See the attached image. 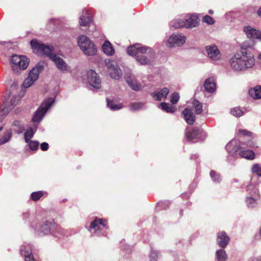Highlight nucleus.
Here are the masks:
<instances>
[{
    "label": "nucleus",
    "instance_id": "f03ea898",
    "mask_svg": "<svg viewBox=\"0 0 261 261\" xmlns=\"http://www.w3.org/2000/svg\"><path fill=\"white\" fill-rule=\"evenodd\" d=\"M36 234L39 237L51 235L60 238L65 235L63 229L56 223L52 219H41L35 225L32 224Z\"/></svg>",
    "mask_w": 261,
    "mask_h": 261
},
{
    "label": "nucleus",
    "instance_id": "72a5a7b5",
    "mask_svg": "<svg viewBox=\"0 0 261 261\" xmlns=\"http://www.w3.org/2000/svg\"><path fill=\"white\" fill-rule=\"evenodd\" d=\"M36 129L37 128L33 129L32 127H30L25 130L24 134V140L25 142L29 143L31 139L33 137Z\"/></svg>",
    "mask_w": 261,
    "mask_h": 261
},
{
    "label": "nucleus",
    "instance_id": "864d4df0",
    "mask_svg": "<svg viewBox=\"0 0 261 261\" xmlns=\"http://www.w3.org/2000/svg\"><path fill=\"white\" fill-rule=\"evenodd\" d=\"M252 133L251 132L248 131L246 129H240L239 130V135L243 136H249L250 137L252 135Z\"/></svg>",
    "mask_w": 261,
    "mask_h": 261
},
{
    "label": "nucleus",
    "instance_id": "8fccbe9b",
    "mask_svg": "<svg viewBox=\"0 0 261 261\" xmlns=\"http://www.w3.org/2000/svg\"><path fill=\"white\" fill-rule=\"evenodd\" d=\"M179 99V95L177 92H174L171 94L170 97V101L172 104L175 105L177 103Z\"/></svg>",
    "mask_w": 261,
    "mask_h": 261
},
{
    "label": "nucleus",
    "instance_id": "de8ad7c7",
    "mask_svg": "<svg viewBox=\"0 0 261 261\" xmlns=\"http://www.w3.org/2000/svg\"><path fill=\"white\" fill-rule=\"evenodd\" d=\"M246 202L248 207L252 208L255 207L256 205V202L255 199L250 197H247Z\"/></svg>",
    "mask_w": 261,
    "mask_h": 261
},
{
    "label": "nucleus",
    "instance_id": "ddd939ff",
    "mask_svg": "<svg viewBox=\"0 0 261 261\" xmlns=\"http://www.w3.org/2000/svg\"><path fill=\"white\" fill-rule=\"evenodd\" d=\"M205 51L207 56L213 60L217 61L221 58L220 52L215 45L206 46Z\"/></svg>",
    "mask_w": 261,
    "mask_h": 261
},
{
    "label": "nucleus",
    "instance_id": "4be33fe9",
    "mask_svg": "<svg viewBox=\"0 0 261 261\" xmlns=\"http://www.w3.org/2000/svg\"><path fill=\"white\" fill-rule=\"evenodd\" d=\"M169 90L168 88L164 87L162 89H160L154 91L151 94V96L158 101H161L162 98H166Z\"/></svg>",
    "mask_w": 261,
    "mask_h": 261
},
{
    "label": "nucleus",
    "instance_id": "bb28decb",
    "mask_svg": "<svg viewBox=\"0 0 261 261\" xmlns=\"http://www.w3.org/2000/svg\"><path fill=\"white\" fill-rule=\"evenodd\" d=\"M238 155L242 158H246L249 160H253L255 158V154L251 150H242L240 149L238 153Z\"/></svg>",
    "mask_w": 261,
    "mask_h": 261
},
{
    "label": "nucleus",
    "instance_id": "7c9ffc66",
    "mask_svg": "<svg viewBox=\"0 0 261 261\" xmlns=\"http://www.w3.org/2000/svg\"><path fill=\"white\" fill-rule=\"evenodd\" d=\"M54 50V48L53 46L44 44V46H43V49L41 50V53L48 57L51 60L52 57L57 55L53 53Z\"/></svg>",
    "mask_w": 261,
    "mask_h": 261
},
{
    "label": "nucleus",
    "instance_id": "f257e3e1",
    "mask_svg": "<svg viewBox=\"0 0 261 261\" xmlns=\"http://www.w3.org/2000/svg\"><path fill=\"white\" fill-rule=\"evenodd\" d=\"M251 45L244 42L241 50L235 53L229 60L231 68L236 71H244L252 68L255 64L254 56L251 51Z\"/></svg>",
    "mask_w": 261,
    "mask_h": 261
},
{
    "label": "nucleus",
    "instance_id": "f704fd0d",
    "mask_svg": "<svg viewBox=\"0 0 261 261\" xmlns=\"http://www.w3.org/2000/svg\"><path fill=\"white\" fill-rule=\"evenodd\" d=\"M160 106L162 109L167 113H173L176 110V109L172 105L166 102H162Z\"/></svg>",
    "mask_w": 261,
    "mask_h": 261
},
{
    "label": "nucleus",
    "instance_id": "473e14b6",
    "mask_svg": "<svg viewBox=\"0 0 261 261\" xmlns=\"http://www.w3.org/2000/svg\"><path fill=\"white\" fill-rule=\"evenodd\" d=\"M107 107L112 111H117L120 110L123 108L122 103H116L113 100L107 98Z\"/></svg>",
    "mask_w": 261,
    "mask_h": 261
},
{
    "label": "nucleus",
    "instance_id": "c9c22d12",
    "mask_svg": "<svg viewBox=\"0 0 261 261\" xmlns=\"http://www.w3.org/2000/svg\"><path fill=\"white\" fill-rule=\"evenodd\" d=\"M13 126L14 127V130L17 134L22 133L24 130V126L19 120H15L13 122Z\"/></svg>",
    "mask_w": 261,
    "mask_h": 261
},
{
    "label": "nucleus",
    "instance_id": "393cba45",
    "mask_svg": "<svg viewBox=\"0 0 261 261\" xmlns=\"http://www.w3.org/2000/svg\"><path fill=\"white\" fill-rule=\"evenodd\" d=\"M185 23L186 28L195 27L198 23V18L196 16L191 15L188 18H185Z\"/></svg>",
    "mask_w": 261,
    "mask_h": 261
},
{
    "label": "nucleus",
    "instance_id": "aec40b11",
    "mask_svg": "<svg viewBox=\"0 0 261 261\" xmlns=\"http://www.w3.org/2000/svg\"><path fill=\"white\" fill-rule=\"evenodd\" d=\"M44 67V62H39L30 71L29 76L36 81L38 79L39 74L43 70Z\"/></svg>",
    "mask_w": 261,
    "mask_h": 261
},
{
    "label": "nucleus",
    "instance_id": "5701e85b",
    "mask_svg": "<svg viewBox=\"0 0 261 261\" xmlns=\"http://www.w3.org/2000/svg\"><path fill=\"white\" fill-rule=\"evenodd\" d=\"M92 21V16L87 10H83L80 17V23L81 26H88Z\"/></svg>",
    "mask_w": 261,
    "mask_h": 261
},
{
    "label": "nucleus",
    "instance_id": "58836bf2",
    "mask_svg": "<svg viewBox=\"0 0 261 261\" xmlns=\"http://www.w3.org/2000/svg\"><path fill=\"white\" fill-rule=\"evenodd\" d=\"M216 255L218 261H226L227 254L223 249H219L216 251Z\"/></svg>",
    "mask_w": 261,
    "mask_h": 261
},
{
    "label": "nucleus",
    "instance_id": "6e6552de",
    "mask_svg": "<svg viewBox=\"0 0 261 261\" xmlns=\"http://www.w3.org/2000/svg\"><path fill=\"white\" fill-rule=\"evenodd\" d=\"M87 80L90 87L89 89L97 90L101 88V81L98 74L93 69H90L87 72Z\"/></svg>",
    "mask_w": 261,
    "mask_h": 261
},
{
    "label": "nucleus",
    "instance_id": "603ef678",
    "mask_svg": "<svg viewBox=\"0 0 261 261\" xmlns=\"http://www.w3.org/2000/svg\"><path fill=\"white\" fill-rule=\"evenodd\" d=\"M202 21L208 24H213L215 23V20L209 15H205L202 18Z\"/></svg>",
    "mask_w": 261,
    "mask_h": 261
},
{
    "label": "nucleus",
    "instance_id": "9b49d317",
    "mask_svg": "<svg viewBox=\"0 0 261 261\" xmlns=\"http://www.w3.org/2000/svg\"><path fill=\"white\" fill-rule=\"evenodd\" d=\"M225 148L229 155L237 156L242 147L237 140H231L227 144Z\"/></svg>",
    "mask_w": 261,
    "mask_h": 261
},
{
    "label": "nucleus",
    "instance_id": "423d86ee",
    "mask_svg": "<svg viewBox=\"0 0 261 261\" xmlns=\"http://www.w3.org/2000/svg\"><path fill=\"white\" fill-rule=\"evenodd\" d=\"M185 136L187 141L193 143L204 140L206 137L205 133L200 128L193 127L191 130L185 131Z\"/></svg>",
    "mask_w": 261,
    "mask_h": 261
},
{
    "label": "nucleus",
    "instance_id": "6ab92c4d",
    "mask_svg": "<svg viewBox=\"0 0 261 261\" xmlns=\"http://www.w3.org/2000/svg\"><path fill=\"white\" fill-rule=\"evenodd\" d=\"M230 238L226 233L224 231H221L217 234V244L222 248H225L228 245Z\"/></svg>",
    "mask_w": 261,
    "mask_h": 261
},
{
    "label": "nucleus",
    "instance_id": "0e129e2a",
    "mask_svg": "<svg viewBox=\"0 0 261 261\" xmlns=\"http://www.w3.org/2000/svg\"><path fill=\"white\" fill-rule=\"evenodd\" d=\"M258 59L261 60V53L258 55Z\"/></svg>",
    "mask_w": 261,
    "mask_h": 261
},
{
    "label": "nucleus",
    "instance_id": "a878e982",
    "mask_svg": "<svg viewBox=\"0 0 261 261\" xmlns=\"http://www.w3.org/2000/svg\"><path fill=\"white\" fill-rule=\"evenodd\" d=\"M102 50L103 53L108 56H112L114 54V49L111 43L108 40L103 43L102 46Z\"/></svg>",
    "mask_w": 261,
    "mask_h": 261
},
{
    "label": "nucleus",
    "instance_id": "a18cd8bd",
    "mask_svg": "<svg viewBox=\"0 0 261 261\" xmlns=\"http://www.w3.org/2000/svg\"><path fill=\"white\" fill-rule=\"evenodd\" d=\"M159 252L157 250H153L151 248V252L149 255L150 261H158L159 257Z\"/></svg>",
    "mask_w": 261,
    "mask_h": 261
},
{
    "label": "nucleus",
    "instance_id": "cd10ccee",
    "mask_svg": "<svg viewBox=\"0 0 261 261\" xmlns=\"http://www.w3.org/2000/svg\"><path fill=\"white\" fill-rule=\"evenodd\" d=\"M136 58V60L139 62V63L142 65H149L151 63L150 58L146 57L144 55H134Z\"/></svg>",
    "mask_w": 261,
    "mask_h": 261
},
{
    "label": "nucleus",
    "instance_id": "bf43d9fd",
    "mask_svg": "<svg viewBox=\"0 0 261 261\" xmlns=\"http://www.w3.org/2000/svg\"><path fill=\"white\" fill-rule=\"evenodd\" d=\"M29 216V214L28 213H24L23 214V218L24 219H27Z\"/></svg>",
    "mask_w": 261,
    "mask_h": 261
},
{
    "label": "nucleus",
    "instance_id": "2eb2a0df",
    "mask_svg": "<svg viewBox=\"0 0 261 261\" xmlns=\"http://www.w3.org/2000/svg\"><path fill=\"white\" fill-rule=\"evenodd\" d=\"M243 31L248 38L251 39H258L261 41V31L254 29L249 25L244 27Z\"/></svg>",
    "mask_w": 261,
    "mask_h": 261
},
{
    "label": "nucleus",
    "instance_id": "c756f323",
    "mask_svg": "<svg viewBox=\"0 0 261 261\" xmlns=\"http://www.w3.org/2000/svg\"><path fill=\"white\" fill-rule=\"evenodd\" d=\"M30 44L33 50L37 52H41L43 46H44V44L40 43L38 40L35 39H33L30 41Z\"/></svg>",
    "mask_w": 261,
    "mask_h": 261
},
{
    "label": "nucleus",
    "instance_id": "ea45409f",
    "mask_svg": "<svg viewBox=\"0 0 261 261\" xmlns=\"http://www.w3.org/2000/svg\"><path fill=\"white\" fill-rule=\"evenodd\" d=\"M145 103L144 102H132L130 103V110L132 111H138L144 108Z\"/></svg>",
    "mask_w": 261,
    "mask_h": 261
},
{
    "label": "nucleus",
    "instance_id": "5fc2aeb1",
    "mask_svg": "<svg viewBox=\"0 0 261 261\" xmlns=\"http://www.w3.org/2000/svg\"><path fill=\"white\" fill-rule=\"evenodd\" d=\"M49 147V145L46 142H43L40 144L41 149L43 151H46L48 150Z\"/></svg>",
    "mask_w": 261,
    "mask_h": 261
},
{
    "label": "nucleus",
    "instance_id": "20e7f679",
    "mask_svg": "<svg viewBox=\"0 0 261 261\" xmlns=\"http://www.w3.org/2000/svg\"><path fill=\"white\" fill-rule=\"evenodd\" d=\"M77 43L83 52L86 55L92 56L96 55L97 48L94 43L87 36L81 35L78 37Z\"/></svg>",
    "mask_w": 261,
    "mask_h": 261
},
{
    "label": "nucleus",
    "instance_id": "49530a36",
    "mask_svg": "<svg viewBox=\"0 0 261 261\" xmlns=\"http://www.w3.org/2000/svg\"><path fill=\"white\" fill-rule=\"evenodd\" d=\"M35 81L34 80L33 78L28 76V77L23 82L22 86L25 88H28L31 86Z\"/></svg>",
    "mask_w": 261,
    "mask_h": 261
},
{
    "label": "nucleus",
    "instance_id": "37998d69",
    "mask_svg": "<svg viewBox=\"0 0 261 261\" xmlns=\"http://www.w3.org/2000/svg\"><path fill=\"white\" fill-rule=\"evenodd\" d=\"M11 137L10 130H7L5 135L0 139V144H4L9 141Z\"/></svg>",
    "mask_w": 261,
    "mask_h": 261
},
{
    "label": "nucleus",
    "instance_id": "7ed1b4c3",
    "mask_svg": "<svg viewBox=\"0 0 261 261\" xmlns=\"http://www.w3.org/2000/svg\"><path fill=\"white\" fill-rule=\"evenodd\" d=\"M10 62L14 73L18 74L20 70L25 69L30 63L29 58L25 56L13 54L11 57Z\"/></svg>",
    "mask_w": 261,
    "mask_h": 261
},
{
    "label": "nucleus",
    "instance_id": "f8f14e48",
    "mask_svg": "<svg viewBox=\"0 0 261 261\" xmlns=\"http://www.w3.org/2000/svg\"><path fill=\"white\" fill-rule=\"evenodd\" d=\"M20 101V97L19 96L15 95L12 98L10 102L5 101L4 102V108L2 109L3 115L6 116Z\"/></svg>",
    "mask_w": 261,
    "mask_h": 261
},
{
    "label": "nucleus",
    "instance_id": "79ce46f5",
    "mask_svg": "<svg viewBox=\"0 0 261 261\" xmlns=\"http://www.w3.org/2000/svg\"><path fill=\"white\" fill-rule=\"evenodd\" d=\"M230 113L235 117H240L243 115L244 112L240 107H235L231 109Z\"/></svg>",
    "mask_w": 261,
    "mask_h": 261
},
{
    "label": "nucleus",
    "instance_id": "4d7b16f0",
    "mask_svg": "<svg viewBox=\"0 0 261 261\" xmlns=\"http://www.w3.org/2000/svg\"><path fill=\"white\" fill-rule=\"evenodd\" d=\"M248 261H261V259L258 257H251Z\"/></svg>",
    "mask_w": 261,
    "mask_h": 261
},
{
    "label": "nucleus",
    "instance_id": "e2e57ef3",
    "mask_svg": "<svg viewBox=\"0 0 261 261\" xmlns=\"http://www.w3.org/2000/svg\"><path fill=\"white\" fill-rule=\"evenodd\" d=\"M208 13H209L210 14H213V10H210L208 11Z\"/></svg>",
    "mask_w": 261,
    "mask_h": 261
},
{
    "label": "nucleus",
    "instance_id": "338daca9",
    "mask_svg": "<svg viewBox=\"0 0 261 261\" xmlns=\"http://www.w3.org/2000/svg\"><path fill=\"white\" fill-rule=\"evenodd\" d=\"M186 194H181V196H182V197H184L185 196H186Z\"/></svg>",
    "mask_w": 261,
    "mask_h": 261
},
{
    "label": "nucleus",
    "instance_id": "a19ab883",
    "mask_svg": "<svg viewBox=\"0 0 261 261\" xmlns=\"http://www.w3.org/2000/svg\"><path fill=\"white\" fill-rule=\"evenodd\" d=\"M170 203L169 201H160L156 204V211H160L165 210L168 208Z\"/></svg>",
    "mask_w": 261,
    "mask_h": 261
},
{
    "label": "nucleus",
    "instance_id": "2f4dec72",
    "mask_svg": "<svg viewBox=\"0 0 261 261\" xmlns=\"http://www.w3.org/2000/svg\"><path fill=\"white\" fill-rule=\"evenodd\" d=\"M170 25L174 29L186 28L185 19H175L171 22Z\"/></svg>",
    "mask_w": 261,
    "mask_h": 261
},
{
    "label": "nucleus",
    "instance_id": "4c0bfd02",
    "mask_svg": "<svg viewBox=\"0 0 261 261\" xmlns=\"http://www.w3.org/2000/svg\"><path fill=\"white\" fill-rule=\"evenodd\" d=\"M192 104L195 109V113L198 115L201 114L203 111L202 103L195 99L193 100Z\"/></svg>",
    "mask_w": 261,
    "mask_h": 261
},
{
    "label": "nucleus",
    "instance_id": "dca6fc26",
    "mask_svg": "<svg viewBox=\"0 0 261 261\" xmlns=\"http://www.w3.org/2000/svg\"><path fill=\"white\" fill-rule=\"evenodd\" d=\"M20 253L25 258V261H35L32 254V247L31 244L23 245L20 249Z\"/></svg>",
    "mask_w": 261,
    "mask_h": 261
},
{
    "label": "nucleus",
    "instance_id": "09e8293b",
    "mask_svg": "<svg viewBox=\"0 0 261 261\" xmlns=\"http://www.w3.org/2000/svg\"><path fill=\"white\" fill-rule=\"evenodd\" d=\"M28 143L29 147L32 150H36L38 148L39 142L38 141L30 140Z\"/></svg>",
    "mask_w": 261,
    "mask_h": 261
},
{
    "label": "nucleus",
    "instance_id": "f3484780",
    "mask_svg": "<svg viewBox=\"0 0 261 261\" xmlns=\"http://www.w3.org/2000/svg\"><path fill=\"white\" fill-rule=\"evenodd\" d=\"M125 80L129 87L135 91H139L141 88V86L140 83L137 82L134 77H132L130 73H127L125 74Z\"/></svg>",
    "mask_w": 261,
    "mask_h": 261
},
{
    "label": "nucleus",
    "instance_id": "c85d7f7f",
    "mask_svg": "<svg viewBox=\"0 0 261 261\" xmlns=\"http://www.w3.org/2000/svg\"><path fill=\"white\" fill-rule=\"evenodd\" d=\"M249 95L254 99L261 98V86H256L253 89L249 91Z\"/></svg>",
    "mask_w": 261,
    "mask_h": 261
},
{
    "label": "nucleus",
    "instance_id": "9d476101",
    "mask_svg": "<svg viewBox=\"0 0 261 261\" xmlns=\"http://www.w3.org/2000/svg\"><path fill=\"white\" fill-rule=\"evenodd\" d=\"M148 50V53H150L151 52V48L146 46H141L139 44L130 46L127 48V54L132 56L136 55H143L144 54L146 53Z\"/></svg>",
    "mask_w": 261,
    "mask_h": 261
},
{
    "label": "nucleus",
    "instance_id": "69168bd1",
    "mask_svg": "<svg viewBox=\"0 0 261 261\" xmlns=\"http://www.w3.org/2000/svg\"><path fill=\"white\" fill-rule=\"evenodd\" d=\"M233 181H234V182H238V180L237 179H233Z\"/></svg>",
    "mask_w": 261,
    "mask_h": 261
},
{
    "label": "nucleus",
    "instance_id": "6e6d98bb",
    "mask_svg": "<svg viewBox=\"0 0 261 261\" xmlns=\"http://www.w3.org/2000/svg\"><path fill=\"white\" fill-rule=\"evenodd\" d=\"M122 249L123 250H125L128 253L131 252V248L129 246L127 245H125L123 247H122Z\"/></svg>",
    "mask_w": 261,
    "mask_h": 261
},
{
    "label": "nucleus",
    "instance_id": "39448f33",
    "mask_svg": "<svg viewBox=\"0 0 261 261\" xmlns=\"http://www.w3.org/2000/svg\"><path fill=\"white\" fill-rule=\"evenodd\" d=\"M54 102L55 98L53 97H49L45 99L36 111L32 118V121L34 122H40Z\"/></svg>",
    "mask_w": 261,
    "mask_h": 261
},
{
    "label": "nucleus",
    "instance_id": "412c9836",
    "mask_svg": "<svg viewBox=\"0 0 261 261\" xmlns=\"http://www.w3.org/2000/svg\"><path fill=\"white\" fill-rule=\"evenodd\" d=\"M182 115L188 124L193 125L195 122L196 117L191 109L185 108L182 112Z\"/></svg>",
    "mask_w": 261,
    "mask_h": 261
},
{
    "label": "nucleus",
    "instance_id": "1a4fd4ad",
    "mask_svg": "<svg viewBox=\"0 0 261 261\" xmlns=\"http://www.w3.org/2000/svg\"><path fill=\"white\" fill-rule=\"evenodd\" d=\"M186 38L180 34H172L167 41V45L169 47L175 46H181L185 42Z\"/></svg>",
    "mask_w": 261,
    "mask_h": 261
},
{
    "label": "nucleus",
    "instance_id": "13d9d810",
    "mask_svg": "<svg viewBox=\"0 0 261 261\" xmlns=\"http://www.w3.org/2000/svg\"><path fill=\"white\" fill-rule=\"evenodd\" d=\"M257 15L261 18V7L258 9L256 12Z\"/></svg>",
    "mask_w": 261,
    "mask_h": 261
},
{
    "label": "nucleus",
    "instance_id": "a211bd4d",
    "mask_svg": "<svg viewBox=\"0 0 261 261\" xmlns=\"http://www.w3.org/2000/svg\"><path fill=\"white\" fill-rule=\"evenodd\" d=\"M54 62L57 68L61 71L64 72L67 70L68 65L65 61L57 55H55L51 60Z\"/></svg>",
    "mask_w": 261,
    "mask_h": 261
},
{
    "label": "nucleus",
    "instance_id": "774afa93",
    "mask_svg": "<svg viewBox=\"0 0 261 261\" xmlns=\"http://www.w3.org/2000/svg\"><path fill=\"white\" fill-rule=\"evenodd\" d=\"M259 234L261 236V227H260V228L259 229Z\"/></svg>",
    "mask_w": 261,
    "mask_h": 261
},
{
    "label": "nucleus",
    "instance_id": "4468645a",
    "mask_svg": "<svg viewBox=\"0 0 261 261\" xmlns=\"http://www.w3.org/2000/svg\"><path fill=\"white\" fill-rule=\"evenodd\" d=\"M107 221L103 219H99L96 217L90 223L89 230L94 229L95 232L99 234V231L100 230L99 225L102 226L106 229H108L107 225Z\"/></svg>",
    "mask_w": 261,
    "mask_h": 261
},
{
    "label": "nucleus",
    "instance_id": "e433bc0d",
    "mask_svg": "<svg viewBox=\"0 0 261 261\" xmlns=\"http://www.w3.org/2000/svg\"><path fill=\"white\" fill-rule=\"evenodd\" d=\"M212 180L216 183L218 184L222 180V177L220 174L214 170H211L210 173Z\"/></svg>",
    "mask_w": 261,
    "mask_h": 261
},
{
    "label": "nucleus",
    "instance_id": "680f3d73",
    "mask_svg": "<svg viewBox=\"0 0 261 261\" xmlns=\"http://www.w3.org/2000/svg\"><path fill=\"white\" fill-rule=\"evenodd\" d=\"M179 214H180V216H182V215H183V210H182V209H181V210H180Z\"/></svg>",
    "mask_w": 261,
    "mask_h": 261
},
{
    "label": "nucleus",
    "instance_id": "3c124183",
    "mask_svg": "<svg viewBox=\"0 0 261 261\" xmlns=\"http://www.w3.org/2000/svg\"><path fill=\"white\" fill-rule=\"evenodd\" d=\"M253 173H256L258 176H261V167L257 164L254 165L252 167Z\"/></svg>",
    "mask_w": 261,
    "mask_h": 261
},
{
    "label": "nucleus",
    "instance_id": "052dcab7",
    "mask_svg": "<svg viewBox=\"0 0 261 261\" xmlns=\"http://www.w3.org/2000/svg\"><path fill=\"white\" fill-rule=\"evenodd\" d=\"M198 158V156L196 154H193L191 156L190 159L191 160H196Z\"/></svg>",
    "mask_w": 261,
    "mask_h": 261
},
{
    "label": "nucleus",
    "instance_id": "0eeeda50",
    "mask_svg": "<svg viewBox=\"0 0 261 261\" xmlns=\"http://www.w3.org/2000/svg\"><path fill=\"white\" fill-rule=\"evenodd\" d=\"M105 63L111 78L118 80L121 77L122 71L115 61L106 59Z\"/></svg>",
    "mask_w": 261,
    "mask_h": 261
},
{
    "label": "nucleus",
    "instance_id": "b1692460",
    "mask_svg": "<svg viewBox=\"0 0 261 261\" xmlns=\"http://www.w3.org/2000/svg\"><path fill=\"white\" fill-rule=\"evenodd\" d=\"M204 88L206 91L213 93L216 90V86L214 80L212 77L206 79L204 83Z\"/></svg>",
    "mask_w": 261,
    "mask_h": 261
},
{
    "label": "nucleus",
    "instance_id": "c03bdc74",
    "mask_svg": "<svg viewBox=\"0 0 261 261\" xmlns=\"http://www.w3.org/2000/svg\"><path fill=\"white\" fill-rule=\"evenodd\" d=\"M43 195V192L39 191L37 192H34L31 194V198L32 200L36 201L40 199V198Z\"/></svg>",
    "mask_w": 261,
    "mask_h": 261
}]
</instances>
